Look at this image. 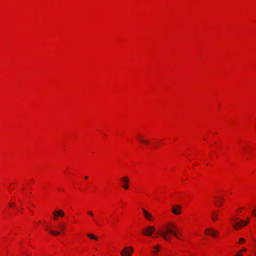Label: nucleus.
Listing matches in <instances>:
<instances>
[{
    "mask_svg": "<svg viewBox=\"0 0 256 256\" xmlns=\"http://www.w3.org/2000/svg\"><path fill=\"white\" fill-rule=\"evenodd\" d=\"M156 228L153 226H148L145 229L143 230L142 233L143 234L146 236H150L155 232Z\"/></svg>",
    "mask_w": 256,
    "mask_h": 256,
    "instance_id": "20e7f679",
    "label": "nucleus"
},
{
    "mask_svg": "<svg viewBox=\"0 0 256 256\" xmlns=\"http://www.w3.org/2000/svg\"><path fill=\"white\" fill-rule=\"evenodd\" d=\"M210 231H212V228H207L205 230V234L207 235H210Z\"/></svg>",
    "mask_w": 256,
    "mask_h": 256,
    "instance_id": "2eb2a0df",
    "label": "nucleus"
},
{
    "mask_svg": "<svg viewBox=\"0 0 256 256\" xmlns=\"http://www.w3.org/2000/svg\"><path fill=\"white\" fill-rule=\"evenodd\" d=\"M120 181L122 182V186L126 190H127L129 188L128 182L130 181L129 178L127 176H124L120 178Z\"/></svg>",
    "mask_w": 256,
    "mask_h": 256,
    "instance_id": "39448f33",
    "label": "nucleus"
},
{
    "mask_svg": "<svg viewBox=\"0 0 256 256\" xmlns=\"http://www.w3.org/2000/svg\"><path fill=\"white\" fill-rule=\"evenodd\" d=\"M174 230H176V236H178L177 234H178V233L179 230L178 228H176Z\"/></svg>",
    "mask_w": 256,
    "mask_h": 256,
    "instance_id": "a878e982",
    "label": "nucleus"
},
{
    "mask_svg": "<svg viewBox=\"0 0 256 256\" xmlns=\"http://www.w3.org/2000/svg\"><path fill=\"white\" fill-rule=\"evenodd\" d=\"M176 228V224L174 223L171 222L166 226L165 230H158L156 232V234L160 236L166 241H169L171 238V236L169 235L170 234H172L176 238H178L176 236V230H174Z\"/></svg>",
    "mask_w": 256,
    "mask_h": 256,
    "instance_id": "f257e3e1",
    "label": "nucleus"
},
{
    "mask_svg": "<svg viewBox=\"0 0 256 256\" xmlns=\"http://www.w3.org/2000/svg\"><path fill=\"white\" fill-rule=\"evenodd\" d=\"M94 222H95L96 224H97L98 226H100V224H99V222L98 221H96V220H94Z\"/></svg>",
    "mask_w": 256,
    "mask_h": 256,
    "instance_id": "393cba45",
    "label": "nucleus"
},
{
    "mask_svg": "<svg viewBox=\"0 0 256 256\" xmlns=\"http://www.w3.org/2000/svg\"><path fill=\"white\" fill-rule=\"evenodd\" d=\"M142 143L144 144H145L147 145L149 143V141L148 140H144V141L142 142Z\"/></svg>",
    "mask_w": 256,
    "mask_h": 256,
    "instance_id": "aec40b11",
    "label": "nucleus"
},
{
    "mask_svg": "<svg viewBox=\"0 0 256 256\" xmlns=\"http://www.w3.org/2000/svg\"><path fill=\"white\" fill-rule=\"evenodd\" d=\"M49 232L54 236H58L60 234V231L49 230Z\"/></svg>",
    "mask_w": 256,
    "mask_h": 256,
    "instance_id": "9d476101",
    "label": "nucleus"
},
{
    "mask_svg": "<svg viewBox=\"0 0 256 256\" xmlns=\"http://www.w3.org/2000/svg\"><path fill=\"white\" fill-rule=\"evenodd\" d=\"M58 228L63 232L64 228L66 227V225L64 224H60L58 226Z\"/></svg>",
    "mask_w": 256,
    "mask_h": 256,
    "instance_id": "4468645a",
    "label": "nucleus"
},
{
    "mask_svg": "<svg viewBox=\"0 0 256 256\" xmlns=\"http://www.w3.org/2000/svg\"><path fill=\"white\" fill-rule=\"evenodd\" d=\"M232 224L235 230H238L248 224V222H244V220H238L237 218H234Z\"/></svg>",
    "mask_w": 256,
    "mask_h": 256,
    "instance_id": "f03ea898",
    "label": "nucleus"
},
{
    "mask_svg": "<svg viewBox=\"0 0 256 256\" xmlns=\"http://www.w3.org/2000/svg\"><path fill=\"white\" fill-rule=\"evenodd\" d=\"M52 214L54 215L53 220H56L58 219V214L55 213V210L53 212Z\"/></svg>",
    "mask_w": 256,
    "mask_h": 256,
    "instance_id": "ddd939ff",
    "label": "nucleus"
},
{
    "mask_svg": "<svg viewBox=\"0 0 256 256\" xmlns=\"http://www.w3.org/2000/svg\"><path fill=\"white\" fill-rule=\"evenodd\" d=\"M255 256H256V251L254 252Z\"/></svg>",
    "mask_w": 256,
    "mask_h": 256,
    "instance_id": "c756f323",
    "label": "nucleus"
},
{
    "mask_svg": "<svg viewBox=\"0 0 256 256\" xmlns=\"http://www.w3.org/2000/svg\"><path fill=\"white\" fill-rule=\"evenodd\" d=\"M55 213L58 214V216H60L61 218H63L64 216V211L61 209L58 210H55Z\"/></svg>",
    "mask_w": 256,
    "mask_h": 256,
    "instance_id": "1a4fd4ad",
    "label": "nucleus"
},
{
    "mask_svg": "<svg viewBox=\"0 0 256 256\" xmlns=\"http://www.w3.org/2000/svg\"><path fill=\"white\" fill-rule=\"evenodd\" d=\"M246 240L244 238H240L239 240V243L242 244L245 242Z\"/></svg>",
    "mask_w": 256,
    "mask_h": 256,
    "instance_id": "6ab92c4d",
    "label": "nucleus"
},
{
    "mask_svg": "<svg viewBox=\"0 0 256 256\" xmlns=\"http://www.w3.org/2000/svg\"><path fill=\"white\" fill-rule=\"evenodd\" d=\"M246 248H242V252H246Z\"/></svg>",
    "mask_w": 256,
    "mask_h": 256,
    "instance_id": "bb28decb",
    "label": "nucleus"
},
{
    "mask_svg": "<svg viewBox=\"0 0 256 256\" xmlns=\"http://www.w3.org/2000/svg\"><path fill=\"white\" fill-rule=\"evenodd\" d=\"M84 178H85V179H86H86H88V176H86L84 177Z\"/></svg>",
    "mask_w": 256,
    "mask_h": 256,
    "instance_id": "c85d7f7f",
    "label": "nucleus"
},
{
    "mask_svg": "<svg viewBox=\"0 0 256 256\" xmlns=\"http://www.w3.org/2000/svg\"><path fill=\"white\" fill-rule=\"evenodd\" d=\"M143 214L146 218L147 220L152 221L153 220V216L148 212L145 210L144 208L142 209Z\"/></svg>",
    "mask_w": 256,
    "mask_h": 256,
    "instance_id": "0eeeda50",
    "label": "nucleus"
},
{
    "mask_svg": "<svg viewBox=\"0 0 256 256\" xmlns=\"http://www.w3.org/2000/svg\"><path fill=\"white\" fill-rule=\"evenodd\" d=\"M182 206L180 205H174L173 206L172 208V212L176 215H179L181 214V209Z\"/></svg>",
    "mask_w": 256,
    "mask_h": 256,
    "instance_id": "423d86ee",
    "label": "nucleus"
},
{
    "mask_svg": "<svg viewBox=\"0 0 256 256\" xmlns=\"http://www.w3.org/2000/svg\"><path fill=\"white\" fill-rule=\"evenodd\" d=\"M159 247H160V246H159V245H156V246H155L154 247V248L156 250H158Z\"/></svg>",
    "mask_w": 256,
    "mask_h": 256,
    "instance_id": "b1692460",
    "label": "nucleus"
},
{
    "mask_svg": "<svg viewBox=\"0 0 256 256\" xmlns=\"http://www.w3.org/2000/svg\"><path fill=\"white\" fill-rule=\"evenodd\" d=\"M250 218H247L246 220L244 221V222H248V224L249 222H250Z\"/></svg>",
    "mask_w": 256,
    "mask_h": 256,
    "instance_id": "5701e85b",
    "label": "nucleus"
},
{
    "mask_svg": "<svg viewBox=\"0 0 256 256\" xmlns=\"http://www.w3.org/2000/svg\"><path fill=\"white\" fill-rule=\"evenodd\" d=\"M88 215H90V216H94V214L92 213V211H89L88 212Z\"/></svg>",
    "mask_w": 256,
    "mask_h": 256,
    "instance_id": "412c9836",
    "label": "nucleus"
},
{
    "mask_svg": "<svg viewBox=\"0 0 256 256\" xmlns=\"http://www.w3.org/2000/svg\"><path fill=\"white\" fill-rule=\"evenodd\" d=\"M220 201L218 202V203L216 202L215 204L218 206H220L222 205V202L224 201V198H220Z\"/></svg>",
    "mask_w": 256,
    "mask_h": 256,
    "instance_id": "dca6fc26",
    "label": "nucleus"
},
{
    "mask_svg": "<svg viewBox=\"0 0 256 256\" xmlns=\"http://www.w3.org/2000/svg\"><path fill=\"white\" fill-rule=\"evenodd\" d=\"M212 219L213 221H216L218 219V212L213 211L212 214Z\"/></svg>",
    "mask_w": 256,
    "mask_h": 256,
    "instance_id": "6e6552de",
    "label": "nucleus"
},
{
    "mask_svg": "<svg viewBox=\"0 0 256 256\" xmlns=\"http://www.w3.org/2000/svg\"><path fill=\"white\" fill-rule=\"evenodd\" d=\"M218 233V232H216V230L212 228V231H210V235L212 236V237H216V234Z\"/></svg>",
    "mask_w": 256,
    "mask_h": 256,
    "instance_id": "9b49d317",
    "label": "nucleus"
},
{
    "mask_svg": "<svg viewBox=\"0 0 256 256\" xmlns=\"http://www.w3.org/2000/svg\"><path fill=\"white\" fill-rule=\"evenodd\" d=\"M134 252V248L132 246H125L120 252L122 256H131Z\"/></svg>",
    "mask_w": 256,
    "mask_h": 256,
    "instance_id": "7ed1b4c3",
    "label": "nucleus"
},
{
    "mask_svg": "<svg viewBox=\"0 0 256 256\" xmlns=\"http://www.w3.org/2000/svg\"><path fill=\"white\" fill-rule=\"evenodd\" d=\"M88 236L90 238V239H92V240H98V238L96 237L94 234H88Z\"/></svg>",
    "mask_w": 256,
    "mask_h": 256,
    "instance_id": "f8f14e48",
    "label": "nucleus"
},
{
    "mask_svg": "<svg viewBox=\"0 0 256 256\" xmlns=\"http://www.w3.org/2000/svg\"><path fill=\"white\" fill-rule=\"evenodd\" d=\"M252 212V215L256 217V207L254 208Z\"/></svg>",
    "mask_w": 256,
    "mask_h": 256,
    "instance_id": "a211bd4d",
    "label": "nucleus"
},
{
    "mask_svg": "<svg viewBox=\"0 0 256 256\" xmlns=\"http://www.w3.org/2000/svg\"><path fill=\"white\" fill-rule=\"evenodd\" d=\"M158 252V250H156L154 252H152L153 254H157Z\"/></svg>",
    "mask_w": 256,
    "mask_h": 256,
    "instance_id": "4be33fe9",
    "label": "nucleus"
},
{
    "mask_svg": "<svg viewBox=\"0 0 256 256\" xmlns=\"http://www.w3.org/2000/svg\"><path fill=\"white\" fill-rule=\"evenodd\" d=\"M138 140L140 142L142 143V142L144 141V138L143 137H142V136H138Z\"/></svg>",
    "mask_w": 256,
    "mask_h": 256,
    "instance_id": "f3484780",
    "label": "nucleus"
},
{
    "mask_svg": "<svg viewBox=\"0 0 256 256\" xmlns=\"http://www.w3.org/2000/svg\"><path fill=\"white\" fill-rule=\"evenodd\" d=\"M9 205H10V206L11 207V206H12L15 205V204H14H14L10 203Z\"/></svg>",
    "mask_w": 256,
    "mask_h": 256,
    "instance_id": "cd10ccee",
    "label": "nucleus"
}]
</instances>
